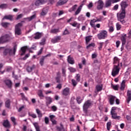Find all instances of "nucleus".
I'll list each match as a JSON object with an SVG mask.
<instances>
[{"label":"nucleus","mask_w":131,"mask_h":131,"mask_svg":"<svg viewBox=\"0 0 131 131\" xmlns=\"http://www.w3.org/2000/svg\"><path fill=\"white\" fill-rule=\"evenodd\" d=\"M109 31L110 32H113L114 31V27L113 26L110 27Z\"/></svg>","instance_id":"61"},{"label":"nucleus","mask_w":131,"mask_h":131,"mask_svg":"<svg viewBox=\"0 0 131 131\" xmlns=\"http://www.w3.org/2000/svg\"><path fill=\"white\" fill-rule=\"evenodd\" d=\"M50 32H51V33L57 34V33H58V32H60V30L59 28L58 29H53L51 30Z\"/></svg>","instance_id":"34"},{"label":"nucleus","mask_w":131,"mask_h":131,"mask_svg":"<svg viewBox=\"0 0 131 131\" xmlns=\"http://www.w3.org/2000/svg\"><path fill=\"white\" fill-rule=\"evenodd\" d=\"M45 57H42V58L40 59L39 64L41 66H43V64L45 63Z\"/></svg>","instance_id":"41"},{"label":"nucleus","mask_w":131,"mask_h":131,"mask_svg":"<svg viewBox=\"0 0 131 131\" xmlns=\"http://www.w3.org/2000/svg\"><path fill=\"white\" fill-rule=\"evenodd\" d=\"M10 52V50L6 49L5 50V51H4V55L5 56H7V55H8V53Z\"/></svg>","instance_id":"57"},{"label":"nucleus","mask_w":131,"mask_h":131,"mask_svg":"<svg viewBox=\"0 0 131 131\" xmlns=\"http://www.w3.org/2000/svg\"><path fill=\"white\" fill-rule=\"evenodd\" d=\"M47 2H48V0H37L35 3V6L36 7H39V6L45 5Z\"/></svg>","instance_id":"7"},{"label":"nucleus","mask_w":131,"mask_h":131,"mask_svg":"<svg viewBox=\"0 0 131 131\" xmlns=\"http://www.w3.org/2000/svg\"><path fill=\"white\" fill-rule=\"evenodd\" d=\"M91 40H92V36H88L85 37V41L86 45H88V43H89Z\"/></svg>","instance_id":"36"},{"label":"nucleus","mask_w":131,"mask_h":131,"mask_svg":"<svg viewBox=\"0 0 131 131\" xmlns=\"http://www.w3.org/2000/svg\"><path fill=\"white\" fill-rule=\"evenodd\" d=\"M75 100V96H72L71 98V100H70V104L71 105H74L75 102L74 101Z\"/></svg>","instance_id":"42"},{"label":"nucleus","mask_w":131,"mask_h":131,"mask_svg":"<svg viewBox=\"0 0 131 131\" xmlns=\"http://www.w3.org/2000/svg\"><path fill=\"white\" fill-rule=\"evenodd\" d=\"M76 8H77V5L76 4L69 9V12H70V13H72V12H74V11L76 10Z\"/></svg>","instance_id":"30"},{"label":"nucleus","mask_w":131,"mask_h":131,"mask_svg":"<svg viewBox=\"0 0 131 131\" xmlns=\"http://www.w3.org/2000/svg\"><path fill=\"white\" fill-rule=\"evenodd\" d=\"M121 9L120 11L117 13V17L118 21H119L121 24H125V9L128 7V4L126 2L123 1L121 3Z\"/></svg>","instance_id":"1"},{"label":"nucleus","mask_w":131,"mask_h":131,"mask_svg":"<svg viewBox=\"0 0 131 131\" xmlns=\"http://www.w3.org/2000/svg\"><path fill=\"white\" fill-rule=\"evenodd\" d=\"M119 71H120L119 64H118L117 66L114 65L112 72V76H113L114 77H115V76H116V75H117L118 73H119Z\"/></svg>","instance_id":"5"},{"label":"nucleus","mask_w":131,"mask_h":131,"mask_svg":"<svg viewBox=\"0 0 131 131\" xmlns=\"http://www.w3.org/2000/svg\"><path fill=\"white\" fill-rule=\"evenodd\" d=\"M97 36L99 40L105 39L108 36V32L106 30L100 31Z\"/></svg>","instance_id":"2"},{"label":"nucleus","mask_w":131,"mask_h":131,"mask_svg":"<svg viewBox=\"0 0 131 131\" xmlns=\"http://www.w3.org/2000/svg\"><path fill=\"white\" fill-rule=\"evenodd\" d=\"M45 121L46 124H49V118H48L47 117H45Z\"/></svg>","instance_id":"60"},{"label":"nucleus","mask_w":131,"mask_h":131,"mask_svg":"<svg viewBox=\"0 0 131 131\" xmlns=\"http://www.w3.org/2000/svg\"><path fill=\"white\" fill-rule=\"evenodd\" d=\"M34 125L36 128V131H40V129L39 128V126L38 125H36L35 124H34Z\"/></svg>","instance_id":"58"},{"label":"nucleus","mask_w":131,"mask_h":131,"mask_svg":"<svg viewBox=\"0 0 131 131\" xmlns=\"http://www.w3.org/2000/svg\"><path fill=\"white\" fill-rule=\"evenodd\" d=\"M69 70H70V72H73V73H74V72H76V69L74 68H72V67H69L68 68Z\"/></svg>","instance_id":"50"},{"label":"nucleus","mask_w":131,"mask_h":131,"mask_svg":"<svg viewBox=\"0 0 131 131\" xmlns=\"http://www.w3.org/2000/svg\"><path fill=\"white\" fill-rule=\"evenodd\" d=\"M10 35L6 34L2 36L0 38V43H5V42H8L10 40Z\"/></svg>","instance_id":"6"},{"label":"nucleus","mask_w":131,"mask_h":131,"mask_svg":"<svg viewBox=\"0 0 131 131\" xmlns=\"http://www.w3.org/2000/svg\"><path fill=\"white\" fill-rule=\"evenodd\" d=\"M72 83L73 85V86H76V85H77V81H76V80H75V79H72Z\"/></svg>","instance_id":"54"},{"label":"nucleus","mask_w":131,"mask_h":131,"mask_svg":"<svg viewBox=\"0 0 131 131\" xmlns=\"http://www.w3.org/2000/svg\"><path fill=\"white\" fill-rule=\"evenodd\" d=\"M116 26L117 30H120L121 29V25H120L119 23H117L116 24Z\"/></svg>","instance_id":"48"},{"label":"nucleus","mask_w":131,"mask_h":131,"mask_svg":"<svg viewBox=\"0 0 131 131\" xmlns=\"http://www.w3.org/2000/svg\"><path fill=\"white\" fill-rule=\"evenodd\" d=\"M23 26L21 23H19L15 26V35H21L22 34V30L21 27Z\"/></svg>","instance_id":"3"},{"label":"nucleus","mask_w":131,"mask_h":131,"mask_svg":"<svg viewBox=\"0 0 131 131\" xmlns=\"http://www.w3.org/2000/svg\"><path fill=\"white\" fill-rule=\"evenodd\" d=\"M119 7V6L118 5V4H116L114 6V10H115V11H117V10H118Z\"/></svg>","instance_id":"62"},{"label":"nucleus","mask_w":131,"mask_h":131,"mask_svg":"<svg viewBox=\"0 0 131 131\" xmlns=\"http://www.w3.org/2000/svg\"><path fill=\"white\" fill-rule=\"evenodd\" d=\"M112 88L115 91H118V85H114L113 84H112Z\"/></svg>","instance_id":"55"},{"label":"nucleus","mask_w":131,"mask_h":131,"mask_svg":"<svg viewBox=\"0 0 131 131\" xmlns=\"http://www.w3.org/2000/svg\"><path fill=\"white\" fill-rule=\"evenodd\" d=\"M45 99L46 100V105L47 106H49V105H51L52 103H53V98L50 96L45 97Z\"/></svg>","instance_id":"11"},{"label":"nucleus","mask_w":131,"mask_h":131,"mask_svg":"<svg viewBox=\"0 0 131 131\" xmlns=\"http://www.w3.org/2000/svg\"><path fill=\"white\" fill-rule=\"evenodd\" d=\"M48 11H49V8L48 7L44 8L40 13L41 16H46V14H48Z\"/></svg>","instance_id":"19"},{"label":"nucleus","mask_w":131,"mask_h":131,"mask_svg":"<svg viewBox=\"0 0 131 131\" xmlns=\"http://www.w3.org/2000/svg\"><path fill=\"white\" fill-rule=\"evenodd\" d=\"M11 120L12 121L13 123L14 124V125H17V123L16 122V118L14 117H11Z\"/></svg>","instance_id":"47"},{"label":"nucleus","mask_w":131,"mask_h":131,"mask_svg":"<svg viewBox=\"0 0 131 131\" xmlns=\"http://www.w3.org/2000/svg\"><path fill=\"white\" fill-rule=\"evenodd\" d=\"M106 127L107 130H110V128H111V122H108L106 124Z\"/></svg>","instance_id":"49"},{"label":"nucleus","mask_w":131,"mask_h":131,"mask_svg":"<svg viewBox=\"0 0 131 131\" xmlns=\"http://www.w3.org/2000/svg\"><path fill=\"white\" fill-rule=\"evenodd\" d=\"M96 89L97 92H101L102 90V87L100 85H97L96 86Z\"/></svg>","instance_id":"44"},{"label":"nucleus","mask_w":131,"mask_h":131,"mask_svg":"<svg viewBox=\"0 0 131 131\" xmlns=\"http://www.w3.org/2000/svg\"><path fill=\"white\" fill-rule=\"evenodd\" d=\"M36 112L39 118H41V117H42V113H41V111H40V110H39V109L36 108Z\"/></svg>","instance_id":"29"},{"label":"nucleus","mask_w":131,"mask_h":131,"mask_svg":"<svg viewBox=\"0 0 131 131\" xmlns=\"http://www.w3.org/2000/svg\"><path fill=\"white\" fill-rule=\"evenodd\" d=\"M96 22H97V20L96 19H92L90 21V25L91 27H92L94 29H95L96 30V25L95 24V23H96Z\"/></svg>","instance_id":"23"},{"label":"nucleus","mask_w":131,"mask_h":131,"mask_svg":"<svg viewBox=\"0 0 131 131\" xmlns=\"http://www.w3.org/2000/svg\"><path fill=\"white\" fill-rule=\"evenodd\" d=\"M16 51H17V45H15L13 47V53L15 54L16 53Z\"/></svg>","instance_id":"64"},{"label":"nucleus","mask_w":131,"mask_h":131,"mask_svg":"<svg viewBox=\"0 0 131 131\" xmlns=\"http://www.w3.org/2000/svg\"><path fill=\"white\" fill-rule=\"evenodd\" d=\"M34 35V38L35 39H40V38H41L42 37V33L37 32L35 33Z\"/></svg>","instance_id":"14"},{"label":"nucleus","mask_w":131,"mask_h":131,"mask_svg":"<svg viewBox=\"0 0 131 131\" xmlns=\"http://www.w3.org/2000/svg\"><path fill=\"white\" fill-rule=\"evenodd\" d=\"M29 116L32 117V118H36L37 117V116H36V114H31L30 113H29Z\"/></svg>","instance_id":"53"},{"label":"nucleus","mask_w":131,"mask_h":131,"mask_svg":"<svg viewBox=\"0 0 131 131\" xmlns=\"http://www.w3.org/2000/svg\"><path fill=\"white\" fill-rule=\"evenodd\" d=\"M125 89V80H123L121 83L120 90L121 91H124Z\"/></svg>","instance_id":"28"},{"label":"nucleus","mask_w":131,"mask_h":131,"mask_svg":"<svg viewBox=\"0 0 131 131\" xmlns=\"http://www.w3.org/2000/svg\"><path fill=\"white\" fill-rule=\"evenodd\" d=\"M113 119H120V116H117V113L111 114Z\"/></svg>","instance_id":"31"},{"label":"nucleus","mask_w":131,"mask_h":131,"mask_svg":"<svg viewBox=\"0 0 131 131\" xmlns=\"http://www.w3.org/2000/svg\"><path fill=\"white\" fill-rule=\"evenodd\" d=\"M58 110V108L56 106V105H53L51 106V111L53 112H56L57 110Z\"/></svg>","instance_id":"52"},{"label":"nucleus","mask_w":131,"mask_h":131,"mask_svg":"<svg viewBox=\"0 0 131 131\" xmlns=\"http://www.w3.org/2000/svg\"><path fill=\"white\" fill-rule=\"evenodd\" d=\"M36 68V66L35 64H33L32 67L28 66L27 68V71L29 73L32 71V70H34Z\"/></svg>","instance_id":"18"},{"label":"nucleus","mask_w":131,"mask_h":131,"mask_svg":"<svg viewBox=\"0 0 131 131\" xmlns=\"http://www.w3.org/2000/svg\"><path fill=\"white\" fill-rule=\"evenodd\" d=\"M60 79H61V75L60 74V72H57V76L55 78V80L57 83H60V82H61V80H60Z\"/></svg>","instance_id":"21"},{"label":"nucleus","mask_w":131,"mask_h":131,"mask_svg":"<svg viewBox=\"0 0 131 131\" xmlns=\"http://www.w3.org/2000/svg\"><path fill=\"white\" fill-rule=\"evenodd\" d=\"M112 4V0L106 1L105 3V8H109V7H111Z\"/></svg>","instance_id":"22"},{"label":"nucleus","mask_w":131,"mask_h":131,"mask_svg":"<svg viewBox=\"0 0 131 131\" xmlns=\"http://www.w3.org/2000/svg\"><path fill=\"white\" fill-rule=\"evenodd\" d=\"M76 80L78 82H79L80 81V75L79 74H78L76 75V76L75 77Z\"/></svg>","instance_id":"51"},{"label":"nucleus","mask_w":131,"mask_h":131,"mask_svg":"<svg viewBox=\"0 0 131 131\" xmlns=\"http://www.w3.org/2000/svg\"><path fill=\"white\" fill-rule=\"evenodd\" d=\"M3 125L6 128H11V123H10L9 120H4Z\"/></svg>","instance_id":"10"},{"label":"nucleus","mask_w":131,"mask_h":131,"mask_svg":"<svg viewBox=\"0 0 131 131\" xmlns=\"http://www.w3.org/2000/svg\"><path fill=\"white\" fill-rule=\"evenodd\" d=\"M1 25L4 28H8V27L11 25V24H10V23L3 22L1 23Z\"/></svg>","instance_id":"27"},{"label":"nucleus","mask_w":131,"mask_h":131,"mask_svg":"<svg viewBox=\"0 0 131 131\" xmlns=\"http://www.w3.org/2000/svg\"><path fill=\"white\" fill-rule=\"evenodd\" d=\"M92 105H93V101L91 100H88L85 102L83 106V111L85 113H88V109H89Z\"/></svg>","instance_id":"4"},{"label":"nucleus","mask_w":131,"mask_h":131,"mask_svg":"<svg viewBox=\"0 0 131 131\" xmlns=\"http://www.w3.org/2000/svg\"><path fill=\"white\" fill-rule=\"evenodd\" d=\"M5 107L8 108L11 107V100L10 99H8L5 102Z\"/></svg>","instance_id":"32"},{"label":"nucleus","mask_w":131,"mask_h":131,"mask_svg":"<svg viewBox=\"0 0 131 131\" xmlns=\"http://www.w3.org/2000/svg\"><path fill=\"white\" fill-rule=\"evenodd\" d=\"M68 2V0H59L57 3L58 6H62V5H65Z\"/></svg>","instance_id":"26"},{"label":"nucleus","mask_w":131,"mask_h":131,"mask_svg":"<svg viewBox=\"0 0 131 131\" xmlns=\"http://www.w3.org/2000/svg\"><path fill=\"white\" fill-rule=\"evenodd\" d=\"M59 40H61V36H60L55 37L54 38L52 39L51 42L52 43H56V42H58Z\"/></svg>","instance_id":"20"},{"label":"nucleus","mask_w":131,"mask_h":131,"mask_svg":"<svg viewBox=\"0 0 131 131\" xmlns=\"http://www.w3.org/2000/svg\"><path fill=\"white\" fill-rule=\"evenodd\" d=\"M67 61L69 64H71V65H73L75 63L74 61V59L71 55H69L68 57Z\"/></svg>","instance_id":"16"},{"label":"nucleus","mask_w":131,"mask_h":131,"mask_svg":"<svg viewBox=\"0 0 131 131\" xmlns=\"http://www.w3.org/2000/svg\"><path fill=\"white\" fill-rule=\"evenodd\" d=\"M37 95L39 97V98H40V99L45 97V95H43V93H42V91L41 90H39L38 91Z\"/></svg>","instance_id":"33"},{"label":"nucleus","mask_w":131,"mask_h":131,"mask_svg":"<svg viewBox=\"0 0 131 131\" xmlns=\"http://www.w3.org/2000/svg\"><path fill=\"white\" fill-rule=\"evenodd\" d=\"M42 51H43V48L40 49V50L38 52L37 55L38 56H40L41 55V53H42Z\"/></svg>","instance_id":"59"},{"label":"nucleus","mask_w":131,"mask_h":131,"mask_svg":"<svg viewBox=\"0 0 131 131\" xmlns=\"http://www.w3.org/2000/svg\"><path fill=\"white\" fill-rule=\"evenodd\" d=\"M131 101V91L128 90L127 92L126 101L127 104H129V102Z\"/></svg>","instance_id":"15"},{"label":"nucleus","mask_w":131,"mask_h":131,"mask_svg":"<svg viewBox=\"0 0 131 131\" xmlns=\"http://www.w3.org/2000/svg\"><path fill=\"white\" fill-rule=\"evenodd\" d=\"M83 5L84 4L82 3L81 5H80L79 7H78L77 10L75 12V16H77V15H78L79 13L81 12V10L82 9V7H83Z\"/></svg>","instance_id":"17"},{"label":"nucleus","mask_w":131,"mask_h":131,"mask_svg":"<svg viewBox=\"0 0 131 131\" xmlns=\"http://www.w3.org/2000/svg\"><path fill=\"white\" fill-rule=\"evenodd\" d=\"M20 95L21 97V99L23 101H28V99L27 98V97H25V95H24V93H20Z\"/></svg>","instance_id":"37"},{"label":"nucleus","mask_w":131,"mask_h":131,"mask_svg":"<svg viewBox=\"0 0 131 131\" xmlns=\"http://www.w3.org/2000/svg\"><path fill=\"white\" fill-rule=\"evenodd\" d=\"M104 7V2L102 0H99L97 2V9L98 10H102Z\"/></svg>","instance_id":"8"},{"label":"nucleus","mask_w":131,"mask_h":131,"mask_svg":"<svg viewBox=\"0 0 131 131\" xmlns=\"http://www.w3.org/2000/svg\"><path fill=\"white\" fill-rule=\"evenodd\" d=\"M6 19V20H10V21L13 20V15H5L3 18V20H5Z\"/></svg>","instance_id":"24"},{"label":"nucleus","mask_w":131,"mask_h":131,"mask_svg":"<svg viewBox=\"0 0 131 131\" xmlns=\"http://www.w3.org/2000/svg\"><path fill=\"white\" fill-rule=\"evenodd\" d=\"M28 49L27 46H24L21 48L20 50L21 51L22 53H26V50Z\"/></svg>","instance_id":"40"},{"label":"nucleus","mask_w":131,"mask_h":131,"mask_svg":"<svg viewBox=\"0 0 131 131\" xmlns=\"http://www.w3.org/2000/svg\"><path fill=\"white\" fill-rule=\"evenodd\" d=\"M76 101L78 104H81V103H82L83 99H81V97H80V96H78L76 98Z\"/></svg>","instance_id":"38"},{"label":"nucleus","mask_w":131,"mask_h":131,"mask_svg":"<svg viewBox=\"0 0 131 131\" xmlns=\"http://www.w3.org/2000/svg\"><path fill=\"white\" fill-rule=\"evenodd\" d=\"M62 95L63 96H65V97H67V96H69L70 95V89L68 88H66L62 90Z\"/></svg>","instance_id":"9"},{"label":"nucleus","mask_w":131,"mask_h":131,"mask_svg":"<svg viewBox=\"0 0 131 131\" xmlns=\"http://www.w3.org/2000/svg\"><path fill=\"white\" fill-rule=\"evenodd\" d=\"M46 39L45 37L42 38L41 40V42H40V45H41V46H43L44 45H46Z\"/></svg>","instance_id":"46"},{"label":"nucleus","mask_w":131,"mask_h":131,"mask_svg":"<svg viewBox=\"0 0 131 131\" xmlns=\"http://www.w3.org/2000/svg\"><path fill=\"white\" fill-rule=\"evenodd\" d=\"M116 99V97H115L113 95H110L108 97V100H109V102L110 103V105H114V101H115Z\"/></svg>","instance_id":"13"},{"label":"nucleus","mask_w":131,"mask_h":131,"mask_svg":"<svg viewBox=\"0 0 131 131\" xmlns=\"http://www.w3.org/2000/svg\"><path fill=\"white\" fill-rule=\"evenodd\" d=\"M8 8V4H2L0 5V9H7Z\"/></svg>","instance_id":"43"},{"label":"nucleus","mask_w":131,"mask_h":131,"mask_svg":"<svg viewBox=\"0 0 131 131\" xmlns=\"http://www.w3.org/2000/svg\"><path fill=\"white\" fill-rule=\"evenodd\" d=\"M103 46H104V42H101L99 43L98 50L99 51H102Z\"/></svg>","instance_id":"45"},{"label":"nucleus","mask_w":131,"mask_h":131,"mask_svg":"<svg viewBox=\"0 0 131 131\" xmlns=\"http://www.w3.org/2000/svg\"><path fill=\"white\" fill-rule=\"evenodd\" d=\"M3 82L5 83L6 85H7V86H8V88H9V89L12 88V81H11L10 80H9V79L4 80Z\"/></svg>","instance_id":"12"},{"label":"nucleus","mask_w":131,"mask_h":131,"mask_svg":"<svg viewBox=\"0 0 131 131\" xmlns=\"http://www.w3.org/2000/svg\"><path fill=\"white\" fill-rule=\"evenodd\" d=\"M121 41L122 46H124V45H125V42H126V34L122 36Z\"/></svg>","instance_id":"25"},{"label":"nucleus","mask_w":131,"mask_h":131,"mask_svg":"<svg viewBox=\"0 0 131 131\" xmlns=\"http://www.w3.org/2000/svg\"><path fill=\"white\" fill-rule=\"evenodd\" d=\"M35 18H36V15L34 14L30 16V17H27L26 18V20H28L29 22L30 21H32V20H33V19H35Z\"/></svg>","instance_id":"35"},{"label":"nucleus","mask_w":131,"mask_h":131,"mask_svg":"<svg viewBox=\"0 0 131 131\" xmlns=\"http://www.w3.org/2000/svg\"><path fill=\"white\" fill-rule=\"evenodd\" d=\"M114 64H119V58L117 57H115L114 58Z\"/></svg>","instance_id":"39"},{"label":"nucleus","mask_w":131,"mask_h":131,"mask_svg":"<svg viewBox=\"0 0 131 131\" xmlns=\"http://www.w3.org/2000/svg\"><path fill=\"white\" fill-rule=\"evenodd\" d=\"M95 46V43H91L86 46V49H90L91 47H93V48H94Z\"/></svg>","instance_id":"56"},{"label":"nucleus","mask_w":131,"mask_h":131,"mask_svg":"<svg viewBox=\"0 0 131 131\" xmlns=\"http://www.w3.org/2000/svg\"><path fill=\"white\" fill-rule=\"evenodd\" d=\"M67 34H69V31H68V30L66 29L63 32V35H66Z\"/></svg>","instance_id":"63"}]
</instances>
